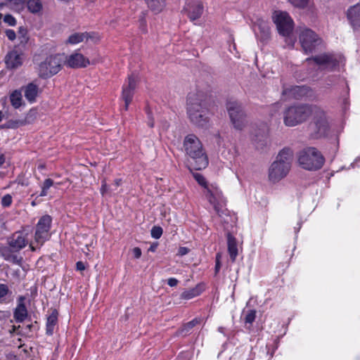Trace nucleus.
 Wrapping results in <instances>:
<instances>
[{"instance_id": "obj_52", "label": "nucleus", "mask_w": 360, "mask_h": 360, "mask_svg": "<svg viewBox=\"0 0 360 360\" xmlns=\"http://www.w3.org/2000/svg\"><path fill=\"white\" fill-rule=\"evenodd\" d=\"M20 328H21V327H20V326H12V328H11V329L9 330V333H10L11 334H13V333H17L18 331H20V330H19V329H20Z\"/></svg>"}, {"instance_id": "obj_50", "label": "nucleus", "mask_w": 360, "mask_h": 360, "mask_svg": "<svg viewBox=\"0 0 360 360\" xmlns=\"http://www.w3.org/2000/svg\"><path fill=\"white\" fill-rule=\"evenodd\" d=\"M15 6H22L26 3L27 0H8Z\"/></svg>"}, {"instance_id": "obj_4", "label": "nucleus", "mask_w": 360, "mask_h": 360, "mask_svg": "<svg viewBox=\"0 0 360 360\" xmlns=\"http://www.w3.org/2000/svg\"><path fill=\"white\" fill-rule=\"evenodd\" d=\"M311 115L312 120L308 127L309 138L316 140L326 137L330 131L326 112L321 107L315 105Z\"/></svg>"}, {"instance_id": "obj_37", "label": "nucleus", "mask_w": 360, "mask_h": 360, "mask_svg": "<svg viewBox=\"0 0 360 360\" xmlns=\"http://www.w3.org/2000/svg\"><path fill=\"white\" fill-rule=\"evenodd\" d=\"M295 7L304 8L308 5L309 0H288Z\"/></svg>"}, {"instance_id": "obj_62", "label": "nucleus", "mask_w": 360, "mask_h": 360, "mask_svg": "<svg viewBox=\"0 0 360 360\" xmlns=\"http://www.w3.org/2000/svg\"><path fill=\"white\" fill-rule=\"evenodd\" d=\"M89 34V39H92L93 38V34H94V32H88Z\"/></svg>"}, {"instance_id": "obj_42", "label": "nucleus", "mask_w": 360, "mask_h": 360, "mask_svg": "<svg viewBox=\"0 0 360 360\" xmlns=\"http://www.w3.org/2000/svg\"><path fill=\"white\" fill-rule=\"evenodd\" d=\"M12 196L10 194H6L1 198V205L4 207H8L12 204Z\"/></svg>"}, {"instance_id": "obj_28", "label": "nucleus", "mask_w": 360, "mask_h": 360, "mask_svg": "<svg viewBox=\"0 0 360 360\" xmlns=\"http://www.w3.org/2000/svg\"><path fill=\"white\" fill-rule=\"evenodd\" d=\"M208 193L209 201L211 204L213 205L214 209L217 212V215L220 217H222L224 214L228 215V210L226 209H223L219 203L215 202V198L210 190H208Z\"/></svg>"}, {"instance_id": "obj_46", "label": "nucleus", "mask_w": 360, "mask_h": 360, "mask_svg": "<svg viewBox=\"0 0 360 360\" xmlns=\"http://www.w3.org/2000/svg\"><path fill=\"white\" fill-rule=\"evenodd\" d=\"M189 249L186 247H180L178 250L177 255L184 256L189 252Z\"/></svg>"}, {"instance_id": "obj_22", "label": "nucleus", "mask_w": 360, "mask_h": 360, "mask_svg": "<svg viewBox=\"0 0 360 360\" xmlns=\"http://www.w3.org/2000/svg\"><path fill=\"white\" fill-rule=\"evenodd\" d=\"M22 89H24L25 98L31 103L35 102L39 94V86L33 82H30Z\"/></svg>"}, {"instance_id": "obj_49", "label": "nucleus", "mask_w": 360, "mask_h": 360, "mask_svg": "<svg viewBox=\"0 0 360 360\" xmlns=\"http://www.w3.org/2000/svg\"><path fill=\"white\" fill-rule=\"evenodd\" d=\"M133 253H134V257L136 259H139L141 256V250L139 248L136 247L133 249Z\"/></svg>"}, {"instance_id": "obj_27", "label": "nucleus", "mask_w": 360, "mask_h": 360, "mask_svg": "<svg viewBox=\"0 0 360 360\" xmlns=\"http://www.w3.org/2000/svg\"><path fill=\"white\" fill-rule=\"evenodd\" d=\"M257 26L259 32L260 40L262 41H266L269 40L271 36L269 25L265 22L262 21L259 22Z\"/></svg>"}, {"instance_id": "obj_11", "label": "nucleus", "mask_w": 360, "mask_h": 360, "mask_svg": "<svg viewBox=\"0 0 360 360\" xmlns=\"http://www.w3.org/2000/svg\"><path fill=\"white\" fill-rule=\"evenodd\" d=\"M52 218L50 215L42 216L36 226L34 240L37 243L42 245L48 238V233L51 226Z\"/></svg>"}, {"instance_id": "obj_51", "label": "nucleus", "mask_w": 360, "mask_h": 360, "mask_svg": "<svg viewBox=\"0 0 360 360\" xmlns=\"http://www.w3.org/2000/svg\"><path fill=\"white\" fill-rule=\"evenodd\" d=\"M145 111L147 115L148 120L153 119V114L151 110L148 105L146 106Z\"/></svg>"}, {"instance_id": "obj_18", "label": "nucleus", "mask_w": 360, "mask_h": 360, "mask_svg": "<svg viewBox=\"0 0 360 360\" xmlns=\"http://www.w3.org/2000/svg\"><path fill=\"white\" fill-rule=\"evenodd\" d=\"M27 241L20 232H16L8 238V245L14 251H19L26 246Z\"/></svg>"}, {"instance_id": "obj_35", "label": "nucleus", "mask_w": 360, "mask_h": 360, "mask_svg": "<svg viewBox=\"0 0 360 360\" xmlns=\"http://www.w3.org/2000/svg\"><path fill=\"white\" fill-rule=\"evenodd\" d=\"M193 176L195 179V180L198 183L199 185L202 186L205 188H207V191L210 190L207 188V182L205 179V178L200 173H193Z\"/></svg>"}, {"instance_id": "obj_20", "label": "nucleus", "mask_w": 360, "mask_h": 360, "mask_svg": "<svg viewBox=\"0 0 360 360\" xmlns=\"http://www.w3.org/2000/svg\"><path fill=\"white\" fill-rule=\"evenodd\" d=\"M228 252L232 262L236 261L238 256V246L236 238L228 231L226 233Z\"/></svg>"}, {"instance_id": "obj_39", "label": "nucleus", "mask_w": 360, "mask_h": 360, "mask_svg": "<svg viewBox=\"0 0 360 360\" xmlns=\"http://www.w3.org/2000/svg\"><path fill=\"white\" fill-rule=\"evenodd\" d=\"M7 122V127L8 129H17L19 127L23 126L22 120H10L6 122Z\"/></svg>"}, {"instance_id": "obj_21", "label": "nucleus", "mask_w": 360, "mask_h": 360, "mask_svg": "<svg viewBox=\"0 0 360 360\" xmlns=\"http://www.w3.org/2000/svg\"><path fill=\"white\" fill-rule=\"evenodd\" d=\"M205 290V284L200 283L194 288L185 290L180 295L182 300H191L200 295Z\"/></svg>"}, {"instance_id": "obj_5", "label": "nucleus", "mask_w": 360, "mask_h": 360, "mask_svg": "<svg viewBox=\"0 0 360 360\" xmlns=\"http://www.w3.org/2000/svg\"><path fill=\"white\" fill-rule=\"evenodd\" d=\"M316 105L297 104L286 108L283 114V122L287 127H295L307 120Z\"/></svg>"}, {"instance_id": "obj_10", "label": "nucleus", "mask_w": 360, "mask_h": 360, "mask_svg": "<svg viewBox=\"0 0 360 360\" xmlns=\"http://www.w3.org/2000/svg\"><path fill=\"white\" fill-rule=\"evenodd\" d=\"M274 22L276 24L278 32L280 34L285 37L289 36L293 30V20L287 12L275 11L272 16Z\"/></svg>"}, {"instance_id": "obj_38", "label": "nucleus", "mask_w": 360, "mask_h": 360, "mask_svg": "<svg viewBox=\"0 0 360 360\" xmlns=\"http://www.w3.org/2000/svg\"><path fill=\"white\" fill-rule=\"evenodd\" d=\"M256 318V311L255 310H250L245 317V323L252 324Z\"/></svg>"}, {"instance_id": "obj_55", "label": "nucleus", "mask_w": 360, "mask_h": 360, "mask_svg": "<svg viewBox=\"0 0 360 360\" xmlns=\"http://www.w3.org/2000/svg\"><path fill=\"white\" fill-rule=\"evenodd\" d=\"M157 248H158V243H153L150 246L148 251L155 252Z\"/></svg>"}, {"instance_id": "obj_6", "label": "nucleus", "mask_w": 360, "mask_h": 360, "mask_svg": "<svg viewBox=\"0 0 360 360\" xmlns=\"http://www.w3.org/2000/svg\"><path fill=\"white\" fill-rule=\"evenodd\" d=\"M298 162L303 169L316 171L323 167L325 158L316 148L308 147L300 152Z\"/></svg>"}, {"instance_id": "obj_61", "label": "nucleus", "mask_w": 360, "mask_h": 360, "mask_svg": "<svg viewBox=\"0 0 360 360\" xmlns=\"http://www.w3.org/2000/svg\"><path fill=\"white\" fill-rule=\"evenodd\" d=\"M303 89V87H300V86H296L295 88V90H297V91H302Z\"/></svg>"}, {"instance_id": "obj_45", "label": "nucleus", "mask_w": 360, "mask_h": 360, "mask_svg": "<svg viewBox=\"0 0 360 360\" xmlns=\"http://www.w3.org/2000/svg\"><path fill=\"white\" fill-rule=\"evenodd\" d=\"M5 34H6V36L7 37V38L11 41H13L16 38V34H15V31L13 30H11V29L6 30Z\"/></svg>"}, {"instance_id": "obj_30", "label": "nucleus", "mask_w": 360, "mask_h": 360, "mask_svg": "<svg viewBox=\"0 0 360 360\" xmlns=\"http://www.w3.org/2000/svg\"><path fill=\"white\" fill-rule=\"evenodd\" d=\"M10 101L14 108H20L22 104L21 91L20 90L13 91L10 96Z\"/></svg>"}, {"instance_id": "obj_19", "label": "nucleus", "mask_w": 360, "mask_h": 360, "mask_svg": "<svg viewBox=\"0 0 360 360\" xmlns=\"http://www.w3.org/2000/svg\"><path fill=\"white\" fill-rule=\"evenodd\" d=\"M20 302L13 311V317L17 323L23 322L27 316V309L23 302L24 297H20Z\"/></svg>"}, {"instance_id": "obj_16", "label": "nucleus", "mask_w": 360, "mask_h": 360, "mask_svg": "<svg viewBox=\"0 0 360 360\" xmlns=\"http://www.w3.org/2000/svg\"><path fill=\"white\" fill-rule=\"evenodd\" d=\"M90 64L89 60L82 53L75 52L68 56L65 65L70 68H84Z\"/></svg>"}, {"instance_id": "obj_47", "label": "nucleus", "mask_w": 360, "mask_h": 360, "mask_svg": "<svg viewBox=\"0 0 360 360\" xmlns=\"http://www.w3.org/2000/svg\"><path fill=\"white\" fill-rule=\"evenodd\" d=\"M179 283V281L175 278H169L168 280H167V284L170 286V287H174L176 286Z\"/></svg>"}, {"instance_id": "obj_53", "label": "nucleus", "mask_w": 360, "mask_h": 360, "mask_svg": "<svg viewBox=\"0 0 360 360\" xmlns=\"http://www.w3.org/2000/svg\"><path fill=\"white\" fill-rule=\"evenodd\" d=\"M108 191V186L103 182L101 188V193L103 195Z\"/></svg>"}, {"instance_id": "obj_15", "label": "nucleus", "mask_w": 360, "mask_h": 360, "mask_svg": "<svg viewBox=\"0 0 360 360\" xmlns=\"http://www.w3.org/2000/svg\"><path fill=\"white\" fill-rule=\"evenodd\" d=\"M23 56L21 51L16 49L8 51L4 58L6 68L10 70H15L20 67L23 63Z\"/></svg>"}, {"instance_id": "obj_58", "label": "nucleus", "mask_w": 360, "mask_h": 360, "mask_svg": "<svg viewBox=\"0 0 360 360\" xmlns=\"http://www.w3.org/2000/svg\"><path fill=\"white\" fill-rule=\"evenodd\" d=\"M0 129H8V127H7V122L3 124H1L0 125Z\"/></svg>"}, {"instance_id": "obj_8", "label": "nucleus", "mask_w": 360, "mask_h": 360, "mask_svg": "<svg viewBox=\"0 0 360 360\" xmlns=\"http://www.w3.org/2000/svg\"><path fill=\"white\" fill-rule=\"evenodd\" d=\"M226 110L233 127L241 131L245 125L246 117L242 104L238 101L229 100L226 102Z\"/></svg>"}, {"instance_id": "obj_26", "label": "nucleus", "mask_w": 360, "mask_h": 360, "mask_svg": "<svg viewBox=\"0 0 360 360\" xmlns=\"http://www.w3.org/2000/svg\"><path fill=\"white\" fill-rule=\"evenodd\" d=\"M89 34L86 32H75L69 36L68 39L66 41V43L70 44H77L84 40L87 41L89 39Z\"/></svg>"}, {"instance_id": "obj_63", "label": "nucleus", "mask_w": 360, "mask_h": 360, "mask_svg": "<svg viewBox=\"0 0 360 360\" xmlns=\"http://www.w3.org/2000/svg\"><path fill=\"white\" fill-rule=\"evenodd\" d=\"M2 118H3V114H2V112L0 111V122L1 121Z\"/></svg>"}, {"instance_id": "obj_24", "label": "nucleus", "mask_w": 360, "mask_h": 360, "mask_svg": "<svg viewBox=\"0 0 360 360\" xmlns=\"http://www.w3.org/2000/svg\"><path fill=\"white\" fill-rule=\"evenodd\" d=\"M148 7L155 13H160L166 6V0H144Z\"/></svg>"}, {"instance_id": "obj_31", "label": "nucleus", "mask_w": 360, "mask_h": 360, "mask_svg": "<svg viewBox=\"0 0 360 360\" xmlns=\"http://www.w3.org/2000/svg\"><path fill=\"white\" fill-rule=\"evenodd\" d=\"M37 110L36 109L32 108L30 110L25 117L21 120L23 126L32 123L37 119Z\"/></svg>"}, {"instance_id": "obj_1", "label": "nucleus", "mask_w": 360, "mask_h": 360, "mask_svg": "<svg viewBox=\"0 0 360 360\" xmlns=\"http://www.w3.org/2000/svg\"><path fill=\"white\" fill-rule=\"evenodd\" d=\"M186 105V112L190 122L198 127H207L210 121L207 96L202 91L189 93L187 96Z\"/></svg>"}, {"instance_id": "obj_48", "label": "nucleus", "mask_w": 360, "mask_h": 360, "mask_svg": "<svg viewBox=\"0 0 360 360\" xmlns=\"http://www.w3.org/2000/svg\"><path fill=\"white\" fill-rule=\"evenodd\" d=\"M86 269V266L84 263L82 261H79L76 263V269L77 271H82Z\"/></svg>"}, {"instance_id": "obj_2", "label": "nucleus", "mask_w": 360, "mask_h": 360, "mask_svg": "<svg viewBox=\"0 0 360 360\" xmlns=\"http://www.w3.org/2000/svg\"><path fill=\"white\" fill-rule=\"evenodd\" d=\"M183 146L186 154L188 156V168L189 170H201L208 165V158L202 148V144L198 137L190 134L185 136Z\"/></svg>"}, {"instance_id": "obj_25", "label": "nucleus", "mask_w": 360, "mask_h": 360, "mask_svg": "<svg viewBox=\"0 0 360 360\" xmlns=\"http://www.w3.org/2000/svg\"><path fill=\"white\" fill-rule=\"evenodd\" d=\"M27 8L32 14H41L43 10V4L41 0L26 1Z\"/></svg>"}, {"instance_id": "obj_9", "label": "nucleus", "mask_w": 360, "mask_h": 360, "mask_svg": "<svg viewBox=\"0 0 360 360\" xmlns=\"http://www.w3.org/2000/svg\"><path fill=\"white\" fill-rule=\"evenodd\" d=\"M299 39L302 48L306 54L316 51L318 47L322 44V39L315 32L310 29L302 30Z\"/></svg>"}, {"instance_id": "obj_56", "label": "nucleus", "mask_w": 360, "mask_h": 360, "mask_svg": "<svg viewBox=\"0 0 360 360\" xmlns=\"http://www.w3.org/2000/svg\"><path fill=\"white\" fill-rule=\"evenodd\" d=\"M154 124H155L154 118L153 119H150V120H148V127H150V128H153L154 127Z\"/></svg>"}, {"instance_id": "obj_57", "label": "nucleus", "mask_w": 360, "mask_h": 360, "mask_svg": "<svg viewBox=\"0 0 360 360\" xmlns=\"http://www.w3.org/2000/svg\"><path fill=\"white\" fill-rule=\"evenodd\" d=\"M5 162V156L4 154L0 155V167Z\"/></svg>"}, {"instance_id": "obj_59", "label": "nucleus", "mask_w": 360, "mask_h": 360, "mask_svg": "<svg viewBox=\"0 0 360 360\" xmlns=\"http://www.w3.org/2000/svg\"><path fill=\"white\" fill-rule=\"evenodd\" d=\"M120 181H121V180H120V179H116V180L115 181L116 186H120Z\"/></svg>"}, {"instance_id": "obj_29", "label": "nucleus", "mask_w": 360, "mask_h": 360, "mask_svg": "<svg viewBox=\"0 0 360 360\" xmlns=\"http://www.w3.org/2000/svg\"><path fill=\"white\" fill-rule=\"evenodd\" d=\"M266 134L263 132L261 134H256L252 141L257 149H263L267 144Z\"/></svg>"}, {"instance_id": "obj_54", "label": "nucleus", "mask_w": 360, "mask_h": 360, "mask_svg": "<svg viewBox=\"0 0 360 360\" xmlns=\"http://www.w3.org/2000/svg\"><path fill=\"white\" fill-rule=\"evenodd\" d=\"M190 324H191V327L195 326L197 324L200 323V320L198 319H194L192 321H189Z\"/></svg>"}, {"instance_id": "obj_36", "label": "nucleus", "mask_w": 360, "mask_h": 360, "mask_svg": "<svg viewBox=\"0 0 360 360\" xmlns=\"http://www.w3.org/2000/svg\"><path fill=\"white\" fill-rule=\"evenodd\" d=\"M162 233L163 230L159 226H154L150 231L151 236L155 239H159L162 236Z\"/></svg>"}, {"instance_id": "obj_33", "label": "nucleus", "mask_w": 360, "mask_h": 360, "mask_svg": "<svg viewBox=\"0 0 360 360\" xmlns=\"http://www.w3.org/2000/svg\"><path fill=\"white\" fill-rule=\"evenodd\" d=\"M18 33L19 34V39L20 40L21 44H26L28 40L29 37L27 36V30L25 27H20L18 30Z\"/></svg>"}, {"instance_id": "obj_34", "label": "nucleus", "mask_w": 360, "mask_h": 360, "mask_svg": "<svg viewBox=\"0 0 360 360\" xmlns=\"http://www.w3.org/2000/svg\"><path fill=\"white\" fill-rule=\"evenodd\" d=\"M193 328L191 327V324L189 322L185 323L180 328H179L176 331L177 335L186 336L190 333L191 330Z\"/></svg>"}, {"instance_id": "obj_7", "label": "nucleus", "mask_w": 360, "mask_h": 360, "mask_svg": "<svg viewBox=\"0 0 360 360\" xmlns=\"http://www.w3.org/2000/svg\"><path fill=\"white\" fill-rule=\"evenodd\" d=\"M62 68L60 55H51L46 58L39 65V77L42 79L50 78L56 75Z\"/></svg>"}, {"instance_id": "obj_44", "label": "nucleus", "mask_w": 360, "mask_h": 360, "mask_svg": "<svg viewBox=\"0 0 360 360\" xmlns=\"http://www.w3.org/2000/svg\"><path fill=\"white\" fill-rule=\"evenodd\" d=\"M221 253L218 252L216 255V259H215V266H214L215 274H217L221 269Z\"/></svg>"}, {"instance_id": "obj_13", "label": "nucleus", "mask_w": 360, "mask_h": 360, "mask_svg": "<svg viewBox=\"0 0 360 360\" xmlns=\"http://www.w3.org/2000/svg\"><path fill=\"white\" fill-rule=\"evenodd\" d=\"M136 84L137 79L134 77V74H132L128 77L127 84H124L123 85L122 96L123 100L124 101V110H128L129 105L131 103L132 101L134 90L136 87Z\"/></svg>"}, {"instance_id": "obj_23", "label": "nucleus", "mask_w": 360, "mask_h": 360, "mask_svg": "<svg viewBox=\"0 0 360 360\" xmlns=\"http://www.w3.org/2000/svg\"><path fill=\"white\" fill-rule=\"evenodd\" d=\"M58 311L56 309H51V313L47 317L46 324V334L51 336L53 334L54 328L58 323Z\"/></svg>"}, {"instance_id": "obj_40", "label": "nucleus", "mask_w": 360, "mask_h": 360, "mask_svg": "<svg viewBox=\"0 0 360 360\" xmlns=\"http://www.w3.org/2000/svg\"><path fill=\"white\" fill-rule=\"evenodd\" d=\"M34 326L33 323L28 324L25 326L24 330H21L18 331L17 333V335H20V336H30V333L32 332Z\"/></svg>"}, {"instance_id": "obj_41", "label": "nucleus", "mask_w": 360, "mask_h": 360, "mask_svg": "<svg viewBox=\"0 0 360 360\" xmlns=\"http://www.w3.org/2000/svg\"><path fill=\"white\" fill-rule=\"evenodd\" d=\"M8 286L6 284L0 283V300L4 298L8 294H11Z\"/></svg>"}, {"instance_id": "obj_32", "label": "nucleus", "mask_w": 360, "mask_h": 360, "mask_svg": "<svg viewBox=\"0 0 360 360\" xmlns=\"http://www.w3.org/2000/svg\"><path fill=\"white\" fill-rule=\"evenodd\" d=\"M53 186H54L53 180L51 179H46L41 186V191L39 196H46L48 193V190Z\"/></svg>"}, {"instance_id": "obj_17", "label": "nucleus", "mask_w": 360, "mask_h": 360, "mask_svg": "<svg viewBox=\"0 0 360 360\" xmlns=\"http://www.w3.org/2000/svg\"><path fill=\"white\" fill-rule=\"evenodd\" d=\"M347 17L354 30L360 29V1L347 9Z\"/></svg>"}, {"instance_id": "obj_60", "label": "nucleus", "mask_w": 360, "mask_h": 360, "mask_svg": "<svg viewBox=\"0 0 360 360\" xmlns=\"http://www.w3.org/2000/svg\"><path fill=\"white\" fill-rule=\"evenodd\" d=\"M218 330H219V332H220V333H224V328H223V327H219V328H218Z\"/></svg>"}, {"instance_id": "obj_14", "label": "nucleus", "mask_w": 360, "mask_h": 360, "mask_svg": "<svg viewBox=\"0 0 360 360\" xmlns=\"http://www.w3.org/2000/svg\"><path fill=\"white\" fill-rule=\"evenodd\" d=\"M203 9V5L200 1H191L186 4L182 12L185 13L191 21H194L200 18Z\"/></svg>"}, {"instance_id": "obj_12", "label": "nucleus", "mask_w": 360, "mask_h": 360, "mask_svg": "<svg viewBox=\"0 0 360 360\" xmlns=\"http://www.w3.org/2000/svg\"><path fill=\"white\" fill-rule=\"evenodd\" d=\"M310 60H313L316 65L322 66V70L328 71H333L339 66V61L331 53H323L307 59V61Z\"/></svg>"}, {"instance_id": "obj_43", "label": "nucleus", "mask_w": 360, "mask_h": 360, "mask_svg": "<svg viewBox=\"0 0 360 360\" xmlns=\"http://www.w3.org/2000/svg\"><path fill=\"white\" fill-rule=\"evenodd\" d=\"M4 22L10 26H15L16 25V20L11 14H6L4 16Z\"/></svg>"}, {"instance_id": "obj_3", "label": "nucleus", "mask_w": 360, "mask_h": 360, "mask_svg": "<svg viewBox=\"0 0 360 360\" xmlns=\"http://www.w3.org/2000/svg\"><path fill=\"white\" fill-rule=\"evenodd\" d=\"M292 160V150L289 148H283L269 169V180L275 183L284 178L290 169Z\"/></svg>"}, {"instance_id": "obj_64", "label": "nucleus", "mask_w": 360, "mask_h": 360, "mask_svg": "<svg viewBox=\"0 0 360 360\" xmlns=\"http://www.w3.org/2000/svg\"><path fill=\"white\" fill-rule=\"evenodd\" d=\"M31 205L32 206H35L36 205V202L34 200H33L32 202H31Z\"/></svg>"}]
</instances>
